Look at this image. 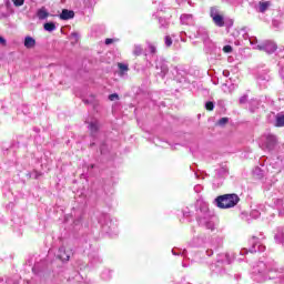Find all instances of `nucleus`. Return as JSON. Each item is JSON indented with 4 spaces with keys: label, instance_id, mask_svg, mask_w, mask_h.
Segmentation results:
<instances>
[{
    "label": "nucleus",
    "instance_id": "1",
    "mask_svg": "<svg viewBox=\"0 0 284 284\" xmlns=\"http://www.w3.org/2000/svg\"><path fill=\"white\" fill-rule=\"evenodd\" d=\"M240 201L241 199L236 194L221 195L215 199L217 207H221L222 210L234 207L239 204Z\"/></svg>",
    "mask_w": 284,
    "mask_h": 284
},
{
    "label": "nucleus",
    "instance_id": "2",
    "mask_svg": "<svg viewBox=\"0 0 284 284\" xmlns=\"http://www.w3.org/2000/svg\"><path fill=\"white\" fill-rule=\"evenodd\" d=\"M251 243V247L247 248H242L240 254H247V252H251V254H254L256 252H263L265 250V245L261 244V242L257 240V237H252V240L250 241Z\"/></svg>",
    "mask_w": 284,
    "mask_h": 284
},
{
    "label": "nucleus",
    "instance_id": "3",
    "mask_svg": "<svg viewBox=\"0 0 284 284\" xmlns=\"http://www.w3.org/2000/svg\"><path fill=\"white\" fill-rule=\"evenodd\" d=\"M278 45H276L273 41L266 40L262 44L254 47V50H261L266 52L267 54H274Z\"/></svg>",
    "mask_w": 284,
    "mask_h": 284
},
{
    "label": "nucleus",
    "instance_id": "4",
    "mask_svg": "<svg viewBox=\"0 0 284 284\" xmlns=\"http://www.w3.org/2000/svg\"><path fill=\"white\" fill-rule=\"evenodd\" d=\"M211 19H213V23L217 26V28H223L225 26V20L223 19V16L219 13V9L216 8H211Z\"/></svg>",
    "mask_w": 284,
    "mask_h": 284
},
{
    "label": "nucleus",
    "instance_id": "5",
    "mask_svg": "<svg viewBox=\"0 0 284 284\" xmlns=\"http://www.w3.org/2000/svg\"><path fill=\"white\" fill-rule=\"evenodd\" d=\"M261 141H262V145L266 150H272L273 148H276V138L272 134L262 136Z\"/></svg>",
    "mask_w": 284,
    "mask_h": 284
},
{
    "label": "nucleus",
    "instance_id": "6",
    "mask_svg": "<svg viewBox=\"0 0 284 284\" xmlns=\"http://www.w3.org/2000/svg\"><path fill=\"white\" fill-rule=\"evenodd\" d=\"M195 38L201 39L205 44L210 43V33H207L206 28L200 27L196 31Z\"/></svg>",
    "mask_w": 284,
    "mask_h": 284
},
{
    "label": "nucleus",
    "instance_id": "7",
    "mask_svg": "<svg viewBox=\"0 0 284 284\" xmlns=\"http://www.w3.org/2000/svg\"><path fill=\"white\" fill-rule=\"evenodd\" d=\"M270 272V268L267 267V264L265 262H258L256 266H254V273L255 274H267Z\"/></svg>",
    "mask_w": 284,
    "mask_h": 284
},
{
    "label": "nucleus",
    "instance_id": "8",
    "mask_svg": "<svg viewBox=\"0 0 284 284\" xmlns=\"http://www.w3.org/2000/svg\"><path fill=\"white\" fill-rule=\"evenodd\" d=\"M36 17H38L40 21H43L50 17V12H48V9H45V7H42L37 10Z\"/></svg>",
    "mask_w": 284,
    "mask_h": 284
},
{
    "label": "nucleus",
    "instance_id": "9",
    "mask_svg": "<svg viewBox=\"0 0 284 284\" xmlns=\"http://www.w3.org/2000/svg\"><path fill=\"white\" fill-rule=\"evenodd\" d=\"M60 19L62 21H68L70 19H74V11L68 10V9H63L61 14H60Z\"/></svg>",
    "mask_w": 284,
    "mask_h": 284
},
{
    "label": "nucleus",
    "instance_id": "10",
    "mask_svg": "<svg viewBox=\"0 0 284 284\" xmlns=\"http://www.w3.org/2000/svg\"><path fill=\"white\" fill-rule=\"evenodd\" d=\"M180 19L182 26H192L194 23V17L192 14H182Z\"/></svg>",
    "mask_w": 284,
    "mask_h": 284
},
{
    "label": "nucleus",
    "instance_id": "11",
    "mask_svg": "<svg viewBox=\"0 0 284 284\" xmlns=\"http://www.w3.org/2000/svg\"><path fill=\"white\" fill-rule=\"evenodd\" d=\"M37 45V40H34V38L28 36L24 38V48H27L28 50H32V48H34Z\"/></svg>",
    "mask_w": 284,
    "mask_h": 284
},
{
    "label": "nucleus",
    "instance_id": "12",
    "mask_svg": "<svg viewBox=\"0 0 284 284\" xmlns=\"http://www.w3.org/2000/svg\"><path fill=\"white\" fill-rule=\"evenodd\" d=\"M58 257L60 261H70V254H67L65 247H60Z\"/></svg>",
    "mask_w": 284,
    "mask_h": 284
},
{
    "label": "nucleus",
    "instance_id": "13",
    "mask_svg": "<svg viewBox=\"0 0 284 284\" xmlns=\"http://www.w3.org/2000/svg\"><path fill=\"white\" fill-rule=\"evenodd\" d=\"M272 3L270 1H260L258 3V12H267V8H270Z\"/></svg>",
    "mask_w": 284,
    "mask_h": 284
},
{
    "label": "nucleus",
    "instance_id": "14",
    "mask_svg": "<svg viewBox=\"0 0 284 284\" xmlns=\"http://www.w3.org/2000/svg\"><path fill=\"white\" fill-rule=\"evenodd\" d=\"M200 225H203L206 227V230H214V222L212 221H206L205 219H200L199 220Z\"/></svg>",
    "mask_w": 284,
    "mask_h": 284
},
{
    "label": "nucleus",
    "instance_id": "15",
    "mask_svg": "<svg viewBox=\"0 0 284 284\" xmlns=\"http://www.w3.org/2000/svg\"><path fill=\"white\" fill-rule=\"evenodd\" d=\"M155 68L156 70H161L162 74H168V64H165V62L156 61Z\"/></svg>",
    "mask_w": 284,
    "mask_h": 284
},
{
    "label": "nucleus",
    "instance_id": "16",
    "mask_svg": "<svg viewBox=\"0 0 284 284\" xmlns=\"http://www.w3.org/2000/svg\"><path fill=\"white\" fill-rule=\"evenodd\" d=\"M275 126L276 128H284V114L278 113L275 119Z\"/></svg>",
    "mask_w": 284,
    "mask_h": 284
},
{
    "label": "nucleus",
    "instance_id": "17",
    "mask_svg": "<svg viewBox=\"0 0 284 284\" xmlns=\"http://www.w3.org/2000/svg\"><path fill=\"white\" fill-rule=\"evenodd\" d=\"M89 130H90V132H92V134H94V132H98L99 131V121L94 120V121L90 122Z\"/></svg>",
    "mask_w": 284,
    "mask_h": 284
},
{
    "label": "nucleus",
    "instance_id": "18",
    "mask_svg": "<svg viewBox=\"0 0 284 284\" xmlns=\"http://www.w3.org/2000/svg\"><path fill=\"white\" fill-rule=\"evenodd\" d=\"M43 28L47 32H54V30H57V24H54V22H47Z\"/></svg>",
    "mask_w": 284,
    "mask_h": 284
},
{
    "label": "nucleus",
    "instance_id": "19",
    "mask_svg": "<svg viewBox=\"0 0 284 284\" xmlns=\"http://www.w3.org/2000/svg\"><path fill=\"white\" fill-rule=\"evenodd\" d=\"M275 241L276 243H284V231L278 230L277 233L275 234Z\"/></svg>",
    "mask_w": 284,
    "mask_h": 284
},
{
    "label": "nucleus",
    "instance_id": "20",
    "mask_svg": "<svg viewBox=\"0 0 284 284\" xmlns=\"http://www.w3.org/2000/svg\"><path fill=\"white\" fill-rule=\"evenodd\" d=\"M133 54L135 57H141V54H143V48L139 44H135L133 49Z\"/></svg>",
    "mask_w": 284,
    "mask_h": 284
},
{
    "label": "nucleus",
    "instance_id": "21",
    "mask_svg": "<svg viewBox=\"0 0 284 284\" xmlns=\"http://www.w3.org/2000/svg\"><path fill=\"white\" fill-rule=\"evenodd\" d=\"M13 6H16V8H21V6H23V3H26V0H12Z\"/></svg>",
    "mask_w": 284,
    "mask_h": 284
},
{
    "label": "nucleus",
    "instance_id": "22",
    "mask_svg": "<svg viewBox=\"0 0 284 284\" xmlns=\"http://www.w3.org/2000/svg\"><path fill=\"white\" fill-rule=\"evenodd\" d=\"M149 52L150 54H156V47L154 44L149 43Z\"/></svg>",
    "mask_w": 284,
    "mask_h": 284
},
{
    "label": "nucleus",
    "instance_id": "23",
    "mask_svg": "<svg viewBox=\"0 0 284 284\" xmlns=\"http://www.w3.org/2000/svg\"><path fill=\"white\" fill-rule=\"evenodd\" d=\"M118 68L121 70V72H128V64L119 63Z\"/></svg>",
    "mask_w": 284,
    "mask_h": 284
},
{
    "label": "nucleus",
    "instance_id": "24",
    "mask_svg": "<svg viewBox=\"0 0 284 284\" xmlns=\"http://www.w3.org/2000/svg\"><path fill=\"white\" fill-rule=\"evenodd\" d=\"M205 108H206V110L212 112V110H214V102H212V101L206 102Z\"/></svg>",
    "mask_w": 284,
    "mask_h": 284
},
{
    "label": "nucleus",
    "instance_id": "25",
    "mask_svg": "<svg viewBox=\"0 0 284 284\" xmlns=\"http://www.w3.org/2000/svg\"><path fill=\"white\" fill-rule=\"evenodd\" d=\"M164 42H165L166 48H170V45H172V38H170V36H166L164 38Z\"/></svg>",
    "mask_w": 284,
    "mask_h": 284
},
{
    "label": "nucleus",
    "instance_id": "26",
    "mask_svg": "<svg viewBox=\"0 0 284 284\" xmlns=\"http://www.w3.org/2000/svg\"><path fill=\"white\" fill-rule=\"evenodd\" d=\"M250 43H251V45H253V49L256 48V45H261V44H257L258 40L256 38H251Z\"/></svg>",
    "mask_w": 284,
    "mask_h": 284
},
{
    "label": "nucleus",
    "instance_id": "27",
    "mask_svg": "<svg viewBox=\"0 0 284 284\" xmlns=\"http://www.w3.org/2000/svg\"><path fill=\"white\" fill-rule=\"evenodd\" d=\"M230 121L227 118H221L217 122V125H225Z\"/></svg>",
    "mask_w": 284,
    "mask_h": 284
},
{
    "label": "nucleus",
    "instance_id": "28",
    "mask_svg": "<svg viewBox=\"0 0 284 284\" xmlns=\"http://www.w3.org/2000/svg\"><path fill=\"white\" fill-rule=\"evenodd\" d=\"M118 99H119V94H116V93H112L109 95L110 101H118Z\"/></svg>",
    "mask_w": 284,
    "mask_h": 284
},
{
    "label": "nucleus",
    "instance_id": "29",
    "mask_svg": "<svg viewBox=\"0 0 284 284\" xmlns=\"http://www.w3.org/2000/svg\"><path fill=\"white\" fill-rule=\"evenodd\" d=\"M223 52H225L226 54H230V52H232V45H225L224 48H223Z\"/></svg>",
    "mask_w": 284,
    "mask_h": 284
},
{
    "label": "nucleus",
    "instance_id": "30",
    "mask_svg": "<svg viewBox=\"0 0 284 284\" xmlns=\"http://www.w3.org/2000/svg\"><path fill=\"white\" fill-rule=\"evenodd\" d=\"M203 190V186L201 184H197L194 186V192H196V194H199V192H201Z\"/></svg>",
    "mask_w": 284,
    "mask_h": 284
},
{
    "label": "nucleus",
    "instance_id": "31",
    "mask_svg": "<svg viewBox=\"0 0 284 284\" xmlns=\"http://www.w3.org/2000/svg\"><path fill=\"white\" fill-rule=\"evenodd\" d=\"M251 216H253L254 219H258V216H261V213H258V211H252Z\"/></svg>",
    "mask_w": 284,
    "mask_h": 284
},
{
    "label": "nucleus",
    "instance_id": "32",
    "mask_svg": "<svg viewBox=\"0 0 284 284\" xmlns=\"http://www.w3.org/2000/svg\"><path fill=\"white\" fill-rule=\"evenodd\" d=\"M240 103L243 104V103H247V95H243L240 98Z\"/></svg>",
    "mask_w": 284,
    "mask_h": 284
},
{
    "label": "nucleus",
    "instance_id": "33",
    "mask_svg": "<svg viewBox=\"0 0 284 284\" xmlns=\"http://www.w3.org/2000/svg\"><path fill=\"white\" fill-rule=\"evenodd\" d=\"M112 43H114V39H110V38L105 39V45H110Z\"/></svg>",
    "mask_w": 284,
    "mask_h": 284
},
{
    "label": "nucleus",
    "instance_id": "34",
    "mask_svg": "<svg viewBox=\"0 0 284 284\" xmlns=\"http://www.w3.org/2000/svg\"><path fill=\"white\" fill-rule=\"evenodd\" d=\"M160 23H161L162 28H168V22L164 21V24H163V20H160Z\"/></svg>",
    "mask_w": 284,
    "mask_h": 284
},
{
    "label": "nucleus",
    "instance_id": "35",
    "mask_svg": "<svg viewBox=\"0 0 284 284\" xmlns=\"http://www.w3.org/2000/svg\"><path fill=\"white\" fill-rule=\"evenodd\" d=\"M0 44L6 45V40L3 39V37H0Z\"/></svg>",
    "mask_w": 284,
    "mask_h": 284
},
{
    "label": "nucleus",
    "instance_id": "36",
    "mask_svg": "<svg viewBox=\"0 0 284 284\" xmlns=\"http://www.w3.org/2000/svg\"><path fill=\"white\" fill-rule=\"evenodd\" d=\"M223 74L225 75V77H230V71H223Z\"/></svg>",
    "mask_w": 284,
    "mask_h": 284
},
{
    "label": "nucleus",
    "instance_id": "37",
    "mask_svg": "<svg viewBox=\"0 0 284 284\" xmlns=\"http://www.w3.org/2000/svg\"><path fill=\"white\" fill-rule=\"evenodd\" d=\"M72 37H75V39H77V37H79V34L78 33H72Z\"/></svg>",
    "mask_w": 284,
    "mask_h": 284
},
{
    "label": "nucleus",
    "instance_id": "38",
    "mask_svg": "<svg viewBox=\"0 0 284 284\" xmlns=\"http://www.w3.org/2000/svg\"><path fill=\"white\" fill-rule=\"evenodd\" d=\"M254 105H258V101H253Z\"/></svg>",
    "mask_w": 284,
    "mask_h": 284
},
{
    "label": "nucleus",
    "instance_id": "39",
    "mask_svg": "<svg viewBox=\"0 0 284 284\" xmlns=\"http://www.w3.org/2000/svg\"><path fill=\"white\" fill-rule=\"evenodd\" d=\"M172 254H176L174 251H172Z\"/></svg>",
    "mask_w": 284,
    "mask_h": 284
}]
</instances>
